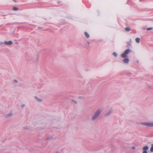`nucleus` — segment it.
<instances>
[{
    "instance_id": "1",
    "label": "nucleus",
    "mask_w": 153,
    "mask_h": 153,
    "mask_svg": "<svg viewBox=\"0 0 153 153\" xmlns=\"http://www.w3.org/2000/svg\"><path fill=\"white\" fill-rule=\"evenodd\" d=\"M102 112V110L101 109H98L97 110L92 116L91 120L94 121L97 120Z\"/></svg>"
},
{
    "instance_id": "2",
    "label": "nucleus",
    "mask_w": 153,
    "mask_h": 153,
    "mask_svg": "<svg viewBox=\"0 0 153 153\" xmlns=\"http://www.w3.org/2000/svg\"><path fill=\"white\" fill-rule=\"evenodd\" d=\"M140 124L149 127H152V122H142L140 123Z\"/></svg>"
},
{
    "instance_id": "3",
    "label": "nucleus",
    "mask_w": 153,
    "mask_h": 153,
    "mask_svg": "<svg viewBox=\"0 0 153 153\" xmlns=\"http://www.w3.org/2000/svg\"><path fill=\"white\" fill-rule=\"evenodd\" d=\"M131 52V51L130 49H128L126 50L124 53L121 55V56L122 58H125L126 55Z\"/></svg>"
},
{
    "instance_id": "4",
    "label": "nucleus",
    "mask_w": 153,
    "mask_h": 153,
    "mask_svg": "<svg viewBox=\"0 0 153 153\" xmlns=\"http://www.w3.org/2000/svg\"><path fill=\"white\" fill-rule=\"evenodd\" d=\"M34 97L38 102L41 103L43 102V99L41 97H39L37 96H35Z\"/></svg>"
},
{
    "instance_id": "5",
    "label": "nucleus",
    "mask_w": 153,
    "mask_h": 153,
    "mask_svg": "<svg viewBox=\"0 0 153 153\" xmlns=\"http://www.w3.org/2000/svg\"><path fill=\"white\" fill-rule=\"evenodd\" d=\"M149 147L146 146L143 147V153H148L147 150L149 149Z\"/></svg>"
},
{
    "instance_id": "6",
    "label": "nucleus",
    "mask_w": 153,
    "mask_h": 153,
    "mask_svg": "<svg viewBox=\"0 0 153 153\" xmlns=\"http://www.w3.org/2000/svg\"><path fill=\"white\" fill-rule=\"evenodd\" d=\"M13 113L12 111H10L5 115V116L6 117H8L13 115Z\"/></svg>"
},
{
    "instance_id": "7",
    "label": "nucleus",
    "mask_w": 153,
    "mask_h": 153,
    "mask_svg": "<svg viewBox=\"0 0 153 153\" xmlns=\"http://www.w3.org/2000/svg\"><path fill=\"white\" fill-rule=\"evenodd\" d=\"M4 44L7 45H11L13 44V42L11 41H10L8 42L4 41Z\"/></svg>"
},
{
    "instance_id": "8",
    "label": "nucleus",
    "mask_w": 153,
    "mask_h": 153,
    "mask_svg": "<svg viewBox=\"0 0 153 153\" xmlns=\"http://www.w3.org/2000/svg\"><path fill=\"white\" fill-rule=\"evenodd\" d=\"M112 112V109H111L105 113V115L106 116L109 115Z\"/></svg>"
},
{
    "instance_id": "9",
    "label": "nucleus",
    "mask_w": 153,
    "mask_h": 153,
    "mask_svg": "<svg viewBox=\"0 0 153 153\" xmlns=\"http://www.w3.org/2000/svg\"><path fill=\"white\" fill-rule=\"evenodd\" d=\"M129 59L128 58H126L123 60V62L125 64H128L129 62Z\"/></svg>"
},
{
    "instance_id": "10",
    "label": "nucleus",
    "mask_w": 153,
    "mask_h": 153,
    "mask_svg": "<svg viewBox=\"0 0 153 153\" xmlns=\"http://www.w3.org/2000/svg\"><path fill=\"white\" fill-rule=\"evenodd\" d=\"M63 151L62 149H61L56 150L55 151V153H62Z\"/></svg>"
},
{
    "instance_id": "11",
    "label": "nucleus",
    "mask_w": 153,
    "mask_h": 153,
    "mask_svg": "<svg viewBox=\"0 0 153 153\" xmlns=\"http://www.w3.org/2000/svg\"><path fill=\"white\" fill-rule=\"evenodd\" d=\"M23 128L25 130H30V128L28 126H25Z\"/></svg>"
},
{
    "instance_id": "12",
    "label": "nucleus",
    "mask_w": 153,
    "mask_h": 153,
    "mask_svg": "<svg viewBox=\"0 0 153 153\" xmlns=\"http://www.w3.org/2000/svg\"><path fill=\"white\" fill-rule=\"evenodd\" d=\"M140 39L139 38H137L135 39V41L136 42L138 43H139L140 42Z\"/></svg>"
},
{
    "instance_id": "13",
    "label": "nucleus",
    "mask_w": 153,
    "mask_h": 153,
    "mask_svg": "<svg viewBox=\"0 0 153 153\" xmlns=\"http://www.w3.org/2000/svg\"><path fill=\"white\" fill-rule=\"evenodd\" d=\"M85 35L86 37L87 38H89L90 37L89 34L87 32H85Z\"/></svg>"
},
{
    "instance_id": "14",
    "label": "nucleus",
    "mask_w": 153,
    "mask_h": 153,
    "mask_svg": "<svg viewBox=\"0 0 153 153\" xmlns=\"http://www.w3.org/2000/svg\"><path fill=\"white\" fill-rule=\"evenodd\" d=\"M113 55L115 57H117L118 56L117 54L115 52H114L113 53Z\"/></svg>"
},
{
    "instance_id": "15",
    "label": "nucleus",
    "mask_w": 153,
    "mask_h": 153,
    "mask_svg": "<svg viewBox=\"0 0 153 153\" xmlns=\"http://www.w3.org/2000/svg\"><path fill=\"white\" fill-rule=\"evenodd\" d=\"M125 30L126 31L128 32L130 30V29L129 27H127L125 28Z\"/></svg>"
},
{
    "instance_id": "16",
    "label": "nucleus",
    "mask_w": 153,
    "mask_h": 153,
    "mask_svg": "<svg viewBox=\"0 0 153 153\" xmlns=\"http://www.w3.org/2000/svg\"><path fill=\"white\" fill-rule=\"evenodd\" d=\"M52 139H53V137L52 136H50L47 138V140H52Z\"/></svg>"
},
{
    "instance_id": "17",
    "label": "nucleus",
    "mask_w": 153,
    "mask_h": 153,
    "mask_svg": "<svg viewBox=\"0 0 153 153\" xmlns=\"http://www.w3.org/2000/svg\"><path fill=\"white\" fill-rule=\"evenodd\" d=\"M150 151L151 152H153V143L152 145Z\"/></svg>"
},
{
    "instance_id": "18",
    "label": "nucleus",
    "mask_w": 153,
    "mask_h": 153,
    "mask_svg": "<svg viewBox=\"0 0 153 153\" xmlns=\"http://www.w3.org/2000/svg\"><path fill=\"white\" fill-rule=\"evenodd\" d=\"M153 29V28L152 27H149V28H147V30H152Z\"/></svg>"
},
{
    "instance_id": "19",
    "label": "nucleus",
    "mask_w": 153,
    "mask_h": 153,
    "mask_svg": "<svg viewBox=\"0 0 153 153\" xmlns=\"http://www.w3.org/2000/svg\"><path fill=\"white\" fill-rule=\"evenodd\" d=\"M25 106V104H22L21 105V107L22 108H24Z\"/></svg>"
},
{
    "instance_id": "20",
    "label": "nucleus",
    "mask_w": 153,
    "mask_h": 153,
    "mask_svg": "<svg viewBox=\"0 0 153 153\" xmlns=\"http://www.w3.org/2000/svg\"><path fill=\"white\" fill-rule=\"evenodd\" d=\"M13 9L15 11H17L18 10V8H17L16 7H13Z\"/></svg>"
},
{
    "instance_id": "21",
    "label": "nucleus",
    "mask_w": 153,
    "mask_h": 153,
    "mask_svg": "<svg viewBox=\"0 0 153 153\" xmlns=\"http://www.w3.org/2000/svg\"><path fill=\"white\" fill-rule=\"evenodd\" d=\"M14 81L15 82H16V83H17V82H18V81H17V80H16V79H14Z\"/></svg>"
},
{
    "instance_id": "22",
    "label": "nucleus",
    "mask_w": 153,
    "mask_h": 153,
    "mask_svg": "<svg viewBox=\"0 0 153 153\" xmlns=\"http://www.w3.org/2000/svg\"><path fill=\"white\" fill-rule=\"evenodd\" d=\"M129 41H130V43H131L132 42V40H131V39H130Z\"/></svg>"
},
{
    "instance_id": "23",
    "label": "nucleus",
    "mask_w": 153,
    "mask_h": 153,
    "mask_svg": "<svg viewBox=\"0 0 153 153\" xmlns=\"http://www.w3.org/2000/svg\"><path fill=\"white\" fill-rule=\"evenodd\" d=\"M135 149V147H134V146H133L132 147V149Z\"/></svg>"
},
{
    "instance_id": "24",
    "label": "nucleus",
    "mask_w": 153,
    "mask_h": 153,
    "mask_svg": "<svg viewBox=\"0 0 153 153\" xmlns=\"http://www.w3.org/2000/svg\"><path fill=\"white\" fill-rule=\"evenodd\" d=\"M137 63H139V61H137Z\"/></svg>"
},
{
    "instance_id": "25",
    "label": "nucleus",
    "mask_w": 153,
    "mask_h": 153,
    "mask_svg": "<svg viewBox=\"0 0 153 153\" xmlns=\"http://www.w3.org/2000/svg\"><path fill=\"white\" fill-rule=\"evenodd\" d=\"M152 127H153V122H152Z\"/></svg>"
}]
</instances>
